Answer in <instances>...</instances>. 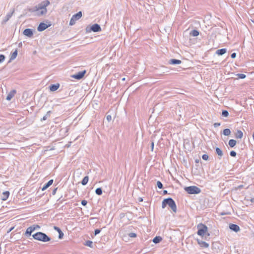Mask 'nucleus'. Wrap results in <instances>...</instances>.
Returning a JSON list of instances; mask_svg holds the SVG:
<instances>
[{"label":"nucleus","mask_w":254,"mask_h":254,"mask_svg":"<svg viewBox=\"0 0 254 254\" xmlns=\"http://www.w3.org/2000/svg\"><path fill=\"white\" fill-rule=\"evenodd\" d=\"M139 199H140V200H139V201H142V198H140Z\"/></svg>","instance_id":"5fc2aeb1"},{"label":"nucleus","mask_w":254,"mask_h":254,"mask_svg":"<svg viewBox=\"0 0 254 254\" xmlns=\"http://www.w3.org/2000/svg\"><path fill=\"white\" fill-rule=\"evenodd\" d=\"M208 155L207 154H203L202 156V158L204 160H207L208 159Z\"/></svg>","instance_id":"e433bc0d"},{"label":"nucleus","mask_w":254,"mask_h":254,"mask_svg":"<svg viewBox=\"0 0 254 254\" xmlns=\"http://www.w3.org/2000/svg\"><path fill=\"white\" fill-rule=\"evenodd\" d=\"M226 52H227V49L225 48H224V49H219V50H217L216 51V54L218 55L222 56V55H224V54H225Z\"/></svg>","instance_id":"aec40b11"},{"label":"nucleus","mask_w":254,"mask_h":254,"mask_svg":"<svg viewBox=\"0 0 254 254\" xmlns=\"http://www.w3.org/2000/svg\"><path fill=\"white\" fill-rule=\"evenodd\" d=\"M23 34L28 37H31L33 35V32L32 29L27 28L23 31Z\"/></svg>","instance_id":"9b49d317"},{"label":"nucleus","mask_w":254,"mask_h":254,"mask_svg":"<svg viewBox=\"0 0 254 254\" xmlns=\"http://www.w3.org/2000/svg\"><path fill=\"white\" fill-rule=\"evenodd\" d=\"M51 111H49L47 112L46 114L41 119V121H45L48 118L50 117Z\"/></svg>","instance_id":"bb28decb"},{"label":"nucleus","mask_w":254,"mask_h":254,"mask_svg":"<svg viewBox=\"0 0 254 254\" xmlns=\"http://www.w3.org/2000/svg\"><path fill=\"white\" fill-rule=\"evenodd\" d=\"M229 228L235 232H237L240 231V227L238 225L234 224H231L229 225Z\"/></svg>","instance_id":"ddd939ff"},{"label":"nucleus","mask_w":254,"mask_h":254,"mask_svg":"<svg viewBox=\"0 0 254 254\" xmlns=\"http://www.w3.org/2000/svg\"><path fill=\"white\" fill-rule=\"evenodd\" d=\"M9 195V192L8 191H4L1 196V199L2 200H6Z\"/></svg>","instance_id":"6ab92c4d"},{"label":"nucleus","mask_w":254,"mask_h":254,"mask_svg":"<svg viewBox=\"0 0 254 254\" xmlns=\"http://www.w3.org/2000/svg\"><path fill=\"white\" fill-rule=\"evenodd\" d=\"M16 91L15 89L11 90L7 95L6 99L8 101H10L12 97L16 94Z\"/></svg>","instance_id":"4468645a"},{"label":"nucleus","mask_w":254,"mask_h":254,"mask_svg":"<svg viewBox=\"0 0 254 254\" xmlns=\"http://www.w3.org/2000/svg\"><path fill=\"white\" fill-rule=\"evenodd\" d=\"M50 25H48L47 24L41 22L39 24V26L37 27V30L38 31L41 32L45 29H46L48 27L50 26Z\"/></svg>","instance_id":"1a4fd4ad"},{"label":"nucleus","mask_w":254,"mask_h":254,"mask_svg":"<svg viewBox=\"0 0 254 254\" xmlns=\"http://www.w3.org/2000/svg\"><path fill=\"white\" fill-rule=\"evenodd\" d=\"M14 229V227H11V228H10V229L7 231V233H9L10 232H11L13 229Z\"/></svg>","instance_id":"3c124183"},{"label":"nucleus","mask_w":254,"mask_h":254,"mask_svg":"<svg viewBox=\"0 0 254 254\" xmlns=\"http://www.w3.org/2000/svg\"><path fill=\"white\" fill-rule=\"evenodd\" d=\"M231 57L232 59H234L236 57V54L235 53H233L231 54Z\"/></svg>","instance_id":"de8ad7c7"},{"label":"nucleus","mask_w":254,"mask_h":254,"mask_svg":"<svg viewBox=\"0 0 254 254\" xmlns=\"http://www.w3.org/2000/svg\"><path fill=\"white\" fill-rule=\"evenodd\" d=\"M128 235L131 238H134L136 237V234L134 233H130Z\"/></svg>","instance_id":"ea45409f"},{"label":"nucleus","mask_w":254,"mask_h":254,"mask_svg":"<svg viewBox=\"0 0 254 254\" xmlns=\"http://www.w3.org/2000/svg\"><path fill=\"white\" fill-rule=\"evenodd\" d=\"M213 126L215 127H217L220 126V123H215L214 124Z\"/></svg>","instance_id":"c03bdc74"},{"label":"nucleus","mask_w":254,"mask_h":254,"mask_svg":"<svg viewBox=\"0 0 254 254\" xmlns=\"http://www.w3.org/2000/svg\"><path fill=\"white\" fill-rule=\"evenodd\" d=\"M86 72V71L85 70H84L82 71L78 72L77 73L71 75V77L73 78H75V79H76L78 80H80L84 77Z\"/></svg>","instance_id":"6e6552de"},{"label":"nucleus","mask_w":254,"mask_h":254,"mask_svg":"<svg viewBox=\"0 0 254 254\" xmlns=\"http://www.w3.org/2000/svg\"><path fill=\"white\" fill-rule=\"evenodd\" d=\"M231 134V130L229 128H226L223 130V134L226 136H228Z\"/></svg>","instance_id":"c756f323"},{"label":"nucleus","mask_w":254,"mask_h":254,"mask_svg":"<svg viewBox=\"0 0 254 254\" xmlns=\"http://www.w3.org/2000/svg\"><path fill=\"white\" fill-rule=\"evenodd\" d=\"M100 231H100V229H95V231H94V234H95V235H96L99 234Z\"/></svg>","instance_id":"79ce46f5"},{"label":"nucleus","mask_w":254,"mask_h":254,"mask_svg":"<svg viewBox=\"0 0 254 254\" xmlns=\"http://www.w3.org/2000/svg\"><path fill=\"white\" fill-rule=\"evenodd\" d=\"M197 229H198V231H197V234L198 235L202 236V237H203L204 235V234L206 233V232L208 230L207 227L205 225H204L202 223H199L197 225Z\"/></svg>","instance_id":"7ed1b4c3"},{"label":"nucleus","mask_w":254,"mask_h":254,"mask_svg":"<svg viewBox=\"0 0 254 254\" xmlns=\"http://www.w3.org/2000/svg\"><path fill=\"white\" fill-rule=\"evenodd\" d=\"M230 155L232 157H235L237 155V153L235 151H231L230 153Z\"/></svg>","instance_id":"4c0bfd02"},{"label":"nucleus","mask_w":254,"mask_h":254,"mask_svg":"<svg viewBox=\"0 0 254 254\" xmlns=\"http://www.w3.org/2000/svg\"><path fill=\"white\" fill-rule=\"evenodd\" d=\"M33 238L36 240L43 242H49L51 240V238L47 236L45 233L38 232L32 235Z\"/></svg>","instance_id":"f03ea898"},{"label":"nucleus","mask_w":254,"mask_h":254,"mask_svg":"<svg viewBox=\"0 0 254 254\" xmlns=\"http://www.w3.org/2000/svg\"><path fill=\"white\" fill-rule=\"evenodd\" d=\"M81 203L82 205L85 206L87 203V201L86 200H82Z\"/></svg>","instance_id":"a19ab883"},{"label":"nucleus","mask_w":254,"mask_h":254,"mask_svg":"<svg viewBox=\"0 0 254 254\" xmlns=\"http://www.w3.org/2000/svg\"><path fill=\"white\" fill-rule=\"evenodd\" d=\"M197 242L200 247L202 248H208L209 247V244L205 242L202 241L199 239H197Z\"/></svg>","instance_id":"2eb2a0df"},{"label":"nucleus","mask_w":254,"mask_h":254,"mask_svg":"<svg viewBox=\"0 0 254 254\" xmlns=\"http://www.w3.org/2000/svg\"><path fill=\"white\" fill-rule=\"evenodd\" d=\"M88 180H89L88 176H87L84 177L81 181V184L83 186L86 185L87 184Z\"/></svg>","instance_id":"a878e982"},{"label":"nucleus","mask_w":254,"mask_h":254,"mask_svg":"<svg viewBox=\"0 0 254 254\" xmlns=\"http://www.w3.org/2000/svg\"><path fill=\"white\" fill-rule=\"evenodd\" d=\"M167 193H168V191H167V190H163V194H167Z\"/></svg>","instance_id":"603ef678"},{"label":"nucleus","mask_w":254,"mask_h":254,"mask_svg":"<svg viewBox=\"0 0 254 254\" xmlns=\"http://www.w3.org/2000/svg\"><path fill=\"white\" fill-rule=\"evenodd\" d=\"M165 202H167V205L171 208L173 212H177V206L175 201L171 197L165 199Z\"/></svg>","instance_id":"39448f33"},{"label":"nucleus","mask_w":254,"mask_h":254,"mask_svg":"<svg viewBox=\"0 0 254 254\" xmlns=\"http://www.w3.org/2000/svg\"><path fill=\"white\" fill-rule=\"evenodd\" d=\"M157 187H158L159 189H162L163 188V184H162V183L158 181L157 182Z\"/></svg>","instance_id":"f704fd0d"},{"label":"nucleus","mask_w":254,"mask_h":254,"mask_svg":"<svg viewBox=\"0 0 254 254\" xmlns=\"http://www.w3.org/2000/svg\"><path fill=\"white\" fill-rule=\"evenodd\" d=\"M60 87L59 84H52L50 86V89L51 91H56Z\"/></svg>","instance_id":"412c9836"},{"label":"nucleus","mask_w":254,"mask_h":254,"mask_svg":"<svg viewBox=\"0 0 254 254\" xmlns=\"http://www.w3.org/2000/svg\"><path fill=\"white\" fill-rule=\"evenodd\" d=\"M243 133L240 130H238L235 133V137L236 138L241 139L243 137Z\"/></svg>","instance_id":"4be33fe9"},{"label":"nucleus","mask_w":254,"mask_h":254,"mask_svg":"<svg viewBox=\"0 0 254 254\" xmlns=\"http://www.w3.org/2000/svg\"><path fill=\"white\" fill-rule=\"evenodd\" d=\"M166 205H167V202H165V199H164L162 203V207L163 208H164L166 207Z\"/></svg>","instance_id":"58836bf2"},{"label":"nucleus","mask_w":254,"mask_h":254,"mask_svg":"<svg viewBox=\"0 0 254 254\" xmlns=\"http://www.w3.org/2000/svg\"><path fill=\"white\" fill-rule=\"evenodd\" d=\"M222 116L225 117H227L229 116L228 112L227 110L222 111Z\"/></svg>","instance_id":"72a5a7b5"},{"label":"nucleus","mask_w":254,"mask_h":254,"mask_svg":"<svg viewBox=\"0 0 254 254\" xmlns=\"http://www.w3.org/2000/svg\"><path fill=\"white\" fill-rule=\"evenodd\" d=\"M122 80H125V78H123L122 79Z\"/></svg>","instance_id":"6e6d98bb"},{"label":"nucleus","mask_w":254,"mask_h":254,"mask_svg":"<svg viewBox=\"0 0 254 254\" xmlns=\"http://www.w3.org/2000/svg\"><path fill=\"white\" fill-rule=\"evenodd\" d=\"M17 56V50H15L11 54L10 58V60L8 63L10 62L11 61L14 60Z\"/></svg>","instance_id":"5701e85b"},{"label":"nucleus","mask_w":254,"mask_h":254,"mask_svg":"<svg viewBox=\"0 0 254 254\" xmlns=\"http://www.w3.org/2000/svg\"><path fill=\"white\" fill-rule=\"evenodd\" d=\"M81 11H79L77 13L74 14L70 20L69 25H73L74 24H75L76 21L80 19L81 17Z\"/></svg>","instance_id":"0eeeda50"},{"label":"nucleus","mask_w":254,"mask_h":254,"mask_svg":"<svg viewBox=\"0 0 254 254\" xmlns=\"http://www.w3.org/2000/svg\"><path fill=\"white\" fill-rule=\"evenodd\" d=\"M162 239L160 236H156L153 239V242L155 244H157L160 243L162 241Z\"/></svg>","instance_id":"393cba45"},{"label":"nucleus","mask_w":254,"mask_h":254,"mask_svg":"<svg viewBox=\"0 0 254 254\" xmlns=\"http://www.w3.org/2000/svg\"><path fill=\"white\" fill-rule=\"evenodd\" d=\"M49 4L50 1L48 0H46L39 3L37 6H35L33 8H29V11L30 12L36 11L38 16H41L47 13L46 7Z\"/></svg>","instance_id":"f257e3e1"},{"label":"nucleus","mask_w":254,"mask_h":254,"mask_svg":"<svg viewBox=\"0 0 254 254\" xmlns=\"http://www.w3.org/2000/svg\"><path fill=\"white\" fill-rule=\"evenodd\" d=\"M86 31L87 32H90L93 31L94 32H100L101 31V28L98 24H94L90 28L86 27Z\"/></svg>","instance_id":"423d86ee"},{"label":"nucleus","mask_w":254,"mask_h":254,"mask_svg":"<svg viewBox=\"0 0 254 254\" xmlns=\"http://www.w3.org/2000/svg\"><path fill=\"white\" fill-rule=\"evenodd\" d=\"M92 245H93V242L92 241H89V240L87 241L85 244V246H88L90 248H92V247H93Z\"/></svg>","instance_id":"473e14b6"},{"label":"nucleus","mask_w":254,"mask_h":254,"mask_svg":"<svg viewBox=\"0 0 254 254\" xmlns=\"http://www.w3.org/2000/svg\"><path fill=\"white\" fill-rule=\"evenodd\" d=\"M1 249V247H0V250Z\"/></svg>","instance_id":"4d7b16f0"},{"label":"nucleus","mask_w":254,"mask_h":254,"mask_svg":"<svg viewBox=\"0 0 254 254\" xmlns=\"http://www.w3.org/2000/svg\"><path fill=\"white\" fill-rule=\"evenodd\" d=\"M53 183V180H50L46 184H45L43 188H42V190H46L47 188H48L50 186L52 185Z\"/></svg>","instance_id":"a211bd4d"},{"label":"nucleus","mask_w":254,"mask_h":254,"mask_svg":"<svg viewBox=\"0 0 254 254\" xmlns=\"http://www.w3.org/2000/svg\"><path fill=\"white\" fill-rule=\"evenodd\" d=\"M236 76L238 78L244 79L246 78V75L243 73H238L236 74Z\"/></svg>","instance_id":"2f4dec72"},{"label":"nucleus","mask_w":254,"mask_h":254,"mask_svg":"<svg viewBox=\"0 0 254 254\" xmlns=\"http://www.w3.org/2000/svg\"><path fill=\"white\" fill-rule=\"evenodd\" d=\"M216 152L218 154V155L220 157L219 158L220 159L221 157L223 156V153L222 150L219 147L216 148Z\"/></svg>","instance_id":"b1692460"},{"label":"nucleus","mask_w":254,"mask_h":254,"mask_svg":"<svg viewBox=\"0 0 254 254\" xmlns=\"http://www.w3.org/2000/svg\"><path fill=\"white\" fill-rule=\"evenodd\" d=\"M32 227H34L36 228V229L40 228V226L38 225H33Z\"/></svg>","instance_id":"8fccbe9b"},{"label":"nucleus","mask_w":254,"mask_h":254,"mask_svg":"<svg viewBox=\"0 0 254 254\" xmlns=\"http://www.w3.org/2000/svg\"><path fill=\"white\" fill-rule=\"evenodd\" d=\"M95 192L97 195H100L102 194V189L101 188H98L96 189Z\"/></svg>","instance_id":"7c9ffc66"},{"label":"nucleus","mask_w":254,"mask_h":254,"mask_svg":"<svg viewBox=\"0 0 254 254\" xmlns=\"http://www.w3.org/2000/svg\"><path fill=\"white\" fill-rule=\"evenodd\" d=\"M57 189H58V188H56L53 190V191H52L53 195H55L56 194Z\"/></svg>","instance_id":"49530a36"},{"label":"nucleus","mask_w":254,"mask_h":254,"mask_svg":"<svg viewBox=\"0 0 254 254\" xmlns=\"http://www.w3.org/2000/svg\"><path fill=\"white\" fill-rule=\"evenodd\" d=\"M185 190L189 194H198L200 192V189L196 186H190L185 188Z\"/></svg>","instance_id":"20e7f679"},{"label":"nucleus","mask_w":254,"mask_h":254,"mask_svg":"<svg viewBox=\"0 0 254 254\" xmlns=\"http://www.w3.org/2000/svg\"><path fill=\"white\" fill-rule=\"evenodd\" d=\"M168 63L170 64H179L182 63V61L177 59H171L169 61Z\"/></svg>","instance_id":"dca6fc26"},{"label":"nucleus","mask_w":254,"mask_h":254,"mask_svg":"<svg viewBox=\"0 0 254 254\" xmlns=\"http://www.w3.org/2000/svg\"><path fill=\"white\" fill-rule=\"evenodd\" d=\"M243 188V185H239V186H238V187L237 188V190H241V189H242Z\"/></svg>","instance_id":"09e8293b"},{"label":"nucleus","mask_w":254,"mask_h":254,"mask_svg":"<svg viewBox=\"0 0 254 254\" xmlns=\"http://www.w3.org/2000/svg\"><path fill=\"white\" fill-rule=\"evenodd\" d=\"M229 146L231 147H234L236 144V141L234 139H230L229 141Z\"/></svg>","instance_id":"cd10ccee"},{"label":"nucleus","mask_w":254,"mask_h":254,"mask_svg":"<svg viewBox=\"0 0 254 254\" xmlns=\"http://www.w3.org/2000/svg\"><path fill=\"white\" fill-rule=\"evenodd\" d=\"M54 229L56 231H58V232L59 233V238L60 239H62L63 238V237H64V233L62 231V230H61L60 228H59V227H57V226H55L54 227Z\"/></svg>","instance_id":"f3484780"},{"label":"nucleus","mask_w":254,"mask_h":254,"mask_svg":"<svg viewBox=\"0 0 254 254\" xmlns=\"http://www.w3.org/2000/svg\"><path fill=\"white\" fill-rule=\"evenodd\" d=\"M14 12V9H12V11L10 12L7 13L6 14L4 19L1 22V24H4L6 23V22L7 21H8V20L11 18V17L12 16V15H13Z\"/></svg>","instance_id":"9d476101"},{"label":"nucleus","mask_w":254,"mask_h":254,"mask_svg":"<svg viewBox=\"0 0 254 254\" xmlns=\"http://www.w3.org/2000/svg\"><path fill=\"white\" fill-rule=\"evenodd\" d=\"M154 142H153V141H152V142H151V151H153V149H154Z\"/></svg>","instance_id":"37998d69"},{"label":"nucleus","mask_w":254,"mask_h":254,"mask_svg":"<svg viewBox=\"0 0 254 254\" xmlns=\"http://www.w3.org/2000/svg\"><path fill=\"white\" fill-rule=\"evenodd\" d=\"M112 119V116L111 115H108L107 116V120L108 121L110 122Z\"/></svg>","instance_id":"a18cd8bd"},{"label":"nucleus","mask_w":254,"mask_h":254,"mask_svg":"<svg viewBox=\"0 0 254 254\" xmlns=\"http://www.w3.org/2000/svg\"><path fill=\"white\" fill-rule=\"evenodd\" d=\"M5 56L3 55H0V63H2L5 60Z\"/></svg>","instance_id":"c9c22d12"},{"label":"nucleus","mask_w":254,"mask_h":254,"mask_svg":"<svg viewBox=\"0 0 254 254\" xmlns=\"http://www.w3.org/2000/svg\"><path fill=\"white\" fill-rule=\"evenodd\" d=\"M36 230V228L34 227H29L26 229V231L25 233V235L27 237L30 236L31 235V233Z\"/></svg>","instance_id":"f8f14e48"},{"label":"nucleus","mask_w":254,"mask_h":254,"mask_svg":"<svg viewBox=\"0 0 254 254\" xmlns=\"http://www.w3.org/2000/svg\"><path fill=\"white\" fill-rule=\"evenodd\" d=\"M190 35L195 37L199 35V31L197 30H193L190 32Z\"/></svg>","instance_id":"c85d7f7f"},{"label":"nucleus","mask_w":254,"mask_h":254,"mask_svg":"<svg viewBox=\"0 0 254 254\" xmlns=\"http://www.w3.org/2000/svg\"><path fill=\"white\" fill-rule=\"evenodd\" d=\"M251 201L253 203H254V198H251Z\"/></svg>","instance_id":"864d4df0"}]
</instances>
